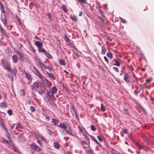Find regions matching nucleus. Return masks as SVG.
Here are the masks:
<instances>
[{
  "label": "nucleus",
  "instance_id": "69168bd1",
  "mask_svg": "<svg viewBox=\"0 0 154 154\" xmlns=\"http://www.w3.org/2000/svg\"><path fill=\"white\" fill-rule=\"evenodd\" d=\"M14 127V126H11V129H13V128Z\"/></svg>",
  "mask_w": 154,
  "mask_h": 154
},
{
  "label": "nucleus",
  "instance_id": "3c124183",
  "mask_svg": "<svg viewBox=\"0 0 154 154\" xmlns=\"http://www.w3.org/2000/svg\"><path fill=\"white\" fill-rule=\"evenodd\" d=\"M138 105L141 108V109L144 111V108L142 106H141V105L139 103H138Z\"/></svg>",
  "mask_w": 154,
  "mask_h": 154
},
{
  "label": "nucleus",
  "instance_id": "7ed1b4c3",
  "mask_svg": "<svg viewBox=\"0 0 154 154\" xmlns=\"http://www.w3.org/2000/svg\"><path fill=\"white\" fill-rule=\"evenodd\" d=\"M2 65L4 67L5 69L8 71H10L11 70V66L8 63H5L4 61H3V60H2Z\"/></svg>",
  "mask_w": 154,
  "mask_h": 154
},
{
  "label": "nucleus",
  "instance_id": "9b49d317",
  "mask_svg": "<svg viewBox=\"0 0 154 154\" xmlns=\"http://www.w3.org/2000/svg\"><path fill=\"white\" fill-rule=\"evenodd\" d=\"M47 95L50 98H51L54 96V94L50 90L47 91Z\"/></svg>",
  "mask_w": 154,
  "mask_h": 154
},
{
  "label": "nucleus",
  "instance_id": "7c9ffc66",
  "mask_svg": "<svg viewBox=\"0 0 154 154\" xmlns=\"http://www.w3.org/2000/svg\"><path fill=\"white\" fill-rule=\"evenodd\" d=\"M45 55H46L49 58H52V57L51 56V55L49 54L48 53H46L45 54Z\"/></svg>",
  "mask_w": 154,
  "mask_h": 154
},
{
  "label": "nucleus",
  "instance_id": "0eeeda50",
  "mask_svg": "<svg viewBox=\"0 0 154 154\" xmlns=\"http://www.w3.org/2000/svg\"><path fill=\"white\" fill-rule=\"evenodd\" d=\"M18 59L17 56L16 55H14L12 57L13 62L15 63L17 62Z\"/></svg>",
  "mask_w": 154,
  "mask_h": 154
},
{
  "label": "nucleus",
  "instance_id": "39448f33",
  "mask_svg": "<svg viewBox=\"0 0 154 154\" xmlns=\"http://www.w3.org/2000/svg\"><path fill=\"white\" fill-rule=\"evenodd\" d=\"M31 147L34 150H35L37 151H39L41 150L40 148L35 144L31 145Z\"/></svg>",
  "mask_w": 154,
  "mask_h": 154
},
{
  "label": "nucleus",
  "instance_id": "e433bc0d",
  "mask_svg": "<svg viewBox=\"0 0 154 154\" xmlns=\"http://www.w3.org/2000/svg\"><path fill=\"white\" fill-rule=\"evenodd\" d=\"M79 2H82V3H86V0H78Z\"/></svg>",
  "mask_w": 154,
  "mask_h": 154
},
{
  "label": "nucleus",
  "instance_id": "13d9d810",
  "mask_svg": "<svg viewBox=\"0 0 154 154\" xmlns=\"http://www.w3.org/2000/svg\"><path fill=\"white\" fill-rule=\"evenodd\" d=\"M48 133L49 134H50V135H51L52 134H51V131L50 130H49V129H48Z\"/></svg>",
  "mask_w": 154,
  "mask_h": 154
},
{
  "label": "nucleus",
  "instance_id": "f257e3e1",
  "mask_svg": "<svg viewBox=\"0 0 154 154\" xmlns=\"http://www.w3.org/2000/svg\"><path fill=\"white\" fill-rule=\"evenodd\" d=\"M33 72L37 76H38L39 79L42 82V83L45 82L47 81V80L40 73V72L39 70L36 68L35 67H33Z\"/></svg>",
  "mask_w": 154,
  "mask_h": 154
},
{
  "label": "nucleus",
  "instance_id": "09e8293b",
  "mask_svg": "<svg viewBox=\"0 0 154 154\" xmlns=\"http://www.w3.org/2000/svg\"><path fill=\"white\" fill-rule=\"evenodd\" d=\"M46 119H47L48 121L49 120L50 118L49 116H45Z\"/></svg>",
  "mask_w": 154,
  "mask_h": 154
},
{
  "label": "nucleus",
  "instance_id": "603ef678",
  "mask_svg": "<svg viewBox=\"0 0 154 154\" xmlns=\"http://www.w3.org/2000/svg\"><path fill=\"white\" fill-rule=\"evenodd\" d=\"M83 135L85 136V138H86V140H89V138L87 137L86 134H84Z\"/></svg>",
  "mask_w": 154,
  "mask_h": 154
},
{
  "label": "nucleus",
  "instance_id": "58836bf2",
  "mask_svg": "<svg viewBox=\"0 0 154 154\" xmlns=\"http://www.w3.org/2000/svg\"><path fill=\"white\" fill-rule=\"evenodd\" d=\"M30 110L32 112H34L35 111V109L34 107H33L32 106H30Z\"/></svg>",
  "mask_w": 154,
  "mask_h": 154
},
{
  "label": "nucleus",
  "instance_id": "20e7f679",
  "mask_svg": "<svg viewBox=\"0 0 154 154\" xmlns=\"http://www.w3.org/2000/svg\"><path fill=\"white\" fill-rule=\"evenodd\" d=\"M40 86L39 81L35 82H34L32 86V89L35 90V89L38 88Z\"/></svg>",
  "mask_w": 154,
  "mask_h": 154
},
{
  "label": "nucleus",
  "instance_id": "a211bd4d",
  "mask_svg": "<svg viewBox=\"0 0 154 154\" xmlns=\"http://www.w3.org/2000/svg\"><path fill=\"white\" fill-rule=\"evenodd\" d=\"M47 74L49 76L52 78L54 80L55 79V76L52 73L47 72Z\"/></svg>",
  "mask_w": 154,
  "mask_h": 154
},
{
  "label": "nucleus",
  "instance_id": "9d476101",
  "mask_svg": "<svg viewBox=\"0 0 154 154\" xmlns=\"http://www.w3.org/2000/svg\"><path fill=\"white\" fill-rule=\"evenodd\" d=\"M39 140H41V141H43L44 142H46V140L43 137H40L39 138V140H37V142L38 144H40L41 146V144L40 143V141Z\"/></svg>",
  "mask_w": 154,
  "mask_h": 154
},
{
  "label": "nucleus",
  "instance_id": "c9c22d12",
  "mask_svg": "<svg viewBox=\"0 0 154 154\" xmlns=\"http://www.w3.org/2000/svg\"><path fill=\"white\" fill-rule=\"evenodd\" d=\"M91 129L93 131H94L95 130V128L94 126L93 125H91Z\"/></svg>",
  "mask_w": 154,
  "mask_h": 154
},
{
  "label": "nucleus",
  "instance_id": "1a4fd4ad",
  "mask_svg": "<svg viewBox=\"0 0 154 154\" xmlns=\"http://www.w3.org/2000/svg\"><path fill=\"white\" fill-rule=\"evenodd\" d=\"M0 126H1L2 128L4 129L5 131H6V127L5 126L4 122L2 119H0Z\"/></svg>",
  "mask_w": 154,
  "mask_h": 154
},
{
  "label": "nucleus",
  "instance_id": "423d86ee",
  "mask_svg": "<svg viewBox=\"0 0 154 154\" xmlns=\"http://www.w3.org/2000/svg\"><path fill=\"white\" fill-rule=\"evenodd\" d=\"M124 80L125 81L127 82H130V80L129 79V76L128 74L127 73H125L124 75Z\"/></svg>",
  "mask_w": 154,
  "mask_h": 154
},
{
  "label": "nucleus",
  "instance_id": "6e6552de",
  "mask_svg": "<svg viewBox=\"0 0 154 154\" xmlns=\"http://www.w3.org/2000/svg\"><path fill=\"white\" fill-rule=\"evenodd\" d=\"M35 44L38 47V48L41 47L42 45V42L37 41L35 42Z\"/></svg>",
  "mask_w": 154,
  "mask_h": 154
},
{
  "label": "nucleus",
  "instance_id": "774afa93",
  "mask_svg": "<svg viewBox=\"0 0 154 154\" xmlns=\"http://www.w3.org/2000/svg\"><path fill=\"white\" fill-rule=\"evenodd\" d=\"M98 44L99 45H100V46L101 45V43H99H99H98Z\"/></svg>",
  "mask_w": 154,
  "mask_h": 154
},
{
  "label": "nucleus",
  "instance_id": "4be33fe9",
  "mask_svg": "<svg viewBox=\"0 0 154 154\" xmlns=\"http://www.w3.org/2000/svg\"><path fill=\"white\" fill-rule=\"evenodd\" d=\"M7 106L5 102H2L0 103V107L1 108L6 107Z\"/></svg>",
  "mask_w": 154,
  "mask_h": 154
},
{
  "label": "nucleus",
  "instance_id": "f8f14e48",
  "mask_svg": "<svg viewBox=\"0 0 154 154\" xmlns=\"http://www.w3.org/2000/svg\"><path fill=\"white\" fill-rule=\"evenodd\" d=\"M18 54L20 60H22L23 59V54L21 52H20L19 51H17L16 52Z\"/></svg>",
  "mask_w": 154,
  "mask_h": 154
},
{
  "label": "nucleus",
  "instance_id": "37998d69",
  "mask_svg": "<svg viewBox=\"0 0 154 154\" xmlns=\"http://www.w3.org/2000/svg\"><path fill=\"white\" fill-rule=\"evenodd\" d=\"M97 138H98V140L100 141H102V139L101 137L100 136H97Z\"/></svg>",
  "mask_w": 154,
  "mask_h": 154
},
{
  "label": "nucleus",
  "instance_id": "393cba45",
  "mask_svg": "<svg viewBox=\"0 0 154 154\" xmlns=\"http://www.w3.org/2000/svg\"><path fill=\"white\" fill-rule=\"evenodd\" d=\"M26 77L28 79L30 80L31 79V77L29 73L26 72L25 73Z\"/></svg>",
  "mask_w": 154,
  "mask_h": 154
},
{
  "label": "nucleus",
  "instance_id": "bf43d9fd",
  "mask_svg": "<svg viewBox=\"0 0 154 154\" xmlns=\"http://www.w3.org/2000/svg\"><path fill=\"white\" fill-rule=\"evenodd\" d=\"M82 12H79V16H81L82 15Z\"/></svg>",
  "mask_w": 154,
  "mask_h": 154
},
{
  "label": "nucleus",
  "instance_id": "a18cd8bd",
  "mask_svg": "<svg viewBox=\"0 0 154 154\" xmlns=\"http://www.w3.org/2000/svg\"><path fill=\"white\" fill-rule=\"evenodd\" d=\"M91 138L92 140H94V141H95V140H96V139L93 136H91Z\"/></svg>",
  "mask_w": 154,
  "mask_h": 154
},
{
  "label": "nucleus",
  "instance_id": "5701e85b",
  "mask_svg": "<svg viewBox=\"0 0 154 154\" xmlns=\"http://www.w3.org/2000/svg\"><path fill=\"white\" fill-rule=\"evenodd\" d=\"M52 122L54 123L55 125H56L58 123V120L56 119H53L52 120Z\"/></svg>",
  "mask_w": 154,
  "mask_h": 154
},
{
  "label": "nucleus",
  "instance_id": "c85d7f7f",
  "mask_svg": "<svg viewBox=\"0 0 154 154\" xmlns=\"http://www.w3.org/2000/svg\"><path fill=\"white\" fill-rule=\"evenodd\" d=\"M62 8L63 10L64 11V12L65 13H66L67 12V11L66 9V7L65 5H63L62 6Z\"/></svg>",
  "mask_w": 154,
  "mask_h": 154
},
{
  "label": "nucleus",
  "instance_id": "49530a36",
  "mask_svg": "<svg viewBox=\"0 0 154 154\" xmlns=\"http://www.w3.org/2000/svg\"><path fill=\"white\" fill-rule=\"evenodd\" d=\"M20 92H21V95H23V94H24L25 92H24V91H23V90H21Z\"/></svg>",
  "mask_w": 154,
  "mask_h": 154
},
{
  "label": "nucleus",
  "instance_id": "338daca9",
  "mask_svg": "<svg viewBox=\"0 0 154 154\" xmlns=\"http://www.w3.org/2000/svg\"><path fill=\"white\" fill-rule=\"evenodd\" d=\"M35 38L37 39H39V38L38 37H35Z\"/></svg>",
  "mask_w": 154,
  "mask_h": 154
},
{
  "label": "nucleus",
  "instance_id": "473e14b6",
  "mask_svg": "<svg viewBox=\"0 0 154 154\" xmlns=\"http://www.w3.org/2000/svg\"><path fill=\"white\" fill-rule=\"evenodd\" d=\"M2 140L3 141V142L5 143H8V144H9V143H8V140H6L5 138H2Z\"/></svg>",
  "mask_w": 154,
  "mask_h": 154
},
{
  "label": "nucleus",
  "instance_id": "8fccbe9b",
  "mask_svg": "<svg viewBox=\"0 0 154 154\" xmlns=\"http://www.w3.org/2000/svg\"><path fill=\"white\" fill-rule=\"evenodd\" d=\"M151 80V79H147L146 80V82H147L149 83L150 82Z\"/></svg>",
  "mask_w": 154,
  "mask_h": 154
},
{
  "label": "nucleus",
  "instance_id": "72a5a7b5",
  "mask_svg": "<svg viewBox=\"0 0 154 154\" xmlns=\"http://www.w3.org/2000/svg\"><path fill=\"white\" fill-rule=\"evenodd\" d=\"M44 69H48L50 71H51L52 70V69L50 67L48 66H45Z\"/></svg>",
  "mask_w": 154,
  "mask_h": 154
},
{
  "label": "nucleus",
  "instance_id": "c756f323",
  "mask_svg": "<svg viewBox=\"0 0 154 154\" xmlns=\"http://www.w3.org/2000/svg\"><path fill=\"white\" fill-rule=\"evenodd\" d=\"M0 30L1 32L3 34L5 35V31L4 30V29L2 28L1 27L0 28Z\"/></svg>",
  "mask_w": 154,
  "mask_h": 154
},
{
  "label": "nucleus",
  "instance_id": "2eb2a0df",
  "mask_svg": "<svg viewBox=\"0 0 154 154\" xmlns=\"http://www.w3.org/2000/svg\"><path fill=\"white\" fill-rule=\"evenodd\" d=\"M60 128L65 129L67 127L66 125L63 123H60L59 125Z\"/></svg>",
  "mask_w": 154,
  "mask_h": 154
},
{
  "label": "nucleus",
  "instance_id": "f3484780",
  "mask_svg": "<svg viewBox=\"0 0 154 154\" xmlns=\"http://www.w3.org/2000/svg\"><path fill=\"white\" fill-rule=\"evenodd\" d=\"M70 18L72 21H77L76 17L75 16H72V15H70Z\"/></svg>",
  "mask_w": 154,
  "mask_h": 154
},
{
  "label": "nucleus",
  "instance_id": "de8ad7c7",
  "mask_svg": "<svg viewBox=\"0 0 154 154\" xmlns=\"http://www.w3.org/2000/svg\"><path fill=\"white\" fill-rule=\"evenodd\" d=\"M72 107L73 109V111L75 113V114L77 113V111L75 109V108L73 106H72Z\"/></svg>",
  "mask_w": 154,
  "mask_h": 154
},
{
  "label": "nucleus",
  "instance_id": "6ab92c4d",
  "mask_svg": "<svg viewBox=\"0 0 154 154\" xmlns=\"http://www.w3.org/2000/svg\"><path fill=\"white\" fill-rule=\"evenodd\" d=\"M114 60L115 61V63L114 65L119 66H120V62L119 61V60L117 59H114Z\"/></svg>",
  "mask_w": 154,
  "mask_h": 154
},
{
  "label": "nucleus",
  "instance_id": "4c0bfd02",
  "mask_svg": "<svg viewBox=\"0 0 154 154\" xmlns=\"http://www.w3.org/2000/svg\"><path fill=\"white\" fill-rule=\"evenodd\" d=\"M8 113L10 115H11L12 114V111L11 109H9L7 111Z\"/></svg>",
  "mask_w": 154,
  "mask_h": 154
},
{
  "label": "nucleus",
  "instance_id": "a878e982",
  "mask_svg": "<svg viewBox=\"0 0 154 154\" xmlns=\"http://www.w3.org/2000/svg\"><path fill=\"white\" fill-rule=\"evenodd\" d=\"M107 56L109 58L112 59V54L110 52H108L106 54Z\"/></svg>",
  "mask_w": 154,
  "mask_h": 154
},
{
  "label": "nucleus",
  "instance_id": "6e6d98bb",
  "mask_svg": "<svg viewBox=\"0 0 154 154\" xmlns=\"http://www.w3.org/2000/svg\"><path fill=\"white\" fill-rule=\"evenodd\" d=\"M95 142L99 146H100V143L97 141V140H95Z\"/></svg>",
  "mask_w": 154,
  "mask_h": 154
},
{
  "label": "nucleus",
  "instance_id": "2f4dec72",
  "mask_svg": "<svg viewBox=\"0 0 154 154\" xmlns=\"http://www.w3.org/2000/svg\"><path fill=\"white\" fill-rule=\"evenodd\" d=\"M135 145H136V146L138 147L139 149H141V148H142V147L141 145H140L139 143H136V142Z\"/></svg>",
  "mask_w": 154,
  "mask_h": 154
},
{
  "label": "nucleus",
  "instance_id": "f704fd0d",
  "mask_svg": "<svg viewBox=\"0 0 154 154\" xmlns=\"http://www.w3.org/2000/svg\"><path fill=\"white\" fill-rule=\"evenodd\" d=\"M120 19L121 20L122 22L123 23H126V21L123 18H122L121 17H119Z\"/></svg>",
  "mask_w": 154,
  "mask_h": 154
},
{
  "label": "nucleus",
  "instance_id": "ddd939ff",
  "mask_svg": "<svg viewBox=\"0 0 154 154\" xmlns=\"http://www.w3.org/2000/svg\"><path fill=\"white\" fill-rule=\"evenodd\" d=\"M52 93L54 94L56 93L57 91V88L56 87L54 86L52 88L51 90H50Z\"/></svg>",
  "mask_w": 154,
  "mask_h": 154
},
{
  "label": "nucleus",
  "instance_id": "412c9836",
  "mask_svg": "<svg viewBox=\"0 0 154 154\" xmlns=\"http://www.w3.org/2000/svg\"><path fill=\"white\" fill-rule=\"evenodd\" d=\"M60 64V65H64L65 64V63L64 60L62 59H59V60Z\"/></svg>",
  "mask_w": 154,
  "mask_h": 154
},
{
  "label": "nucleus",
  "instance_id": "e2e57ef3",
  "mask_svg": "<svg viewBox=\"0 0 154 154\" xmlns=\"http://www.w3.org/2000/svg\"><path fill=\"white\" fill-rule=\"evenodd\" d=\"M27 103H28V104H30V103H31V102H30V101H29V100H28V101H27Z\"/></svg>",
  "mask_w": 154,
  "mask_h": 154
},
{
  "label": "nucleus",
  "instance_id": "680f3d73",
  "mask_svg": "<svg viewBox=\"0 0 154 154\" xmlns=\"http://www.w3.org/2000/svg\"><path fill=\"white\" fill-rule=\"evenodd\" d=\"M75 116H76V117L77 118H78L79 117V115L77 114V113H75Z\"/></svg>",
  "mask_w": 154,
  "mask_h": 154
},
{
  "label": "nucleus",
  "instance_id": "f03ea898",
  "mask_svg": "<svg viewBox=\"0 0 154 154\" xmlns=\"http://www.w3.org/2000/svg\"><path fill=\"white\" fill-rule=\"evenodd\" d=\"M36 65L39 68H40L42 70H43V69L46 66L44 63H42L39 60L37 61Z\"/></svg>",
  "mask_w": 154,
  "mask_h": 154
},
{
  "label": "nucleus",
  "instance_id": "0e129e2a",
  "mask_svg": "<svg viewBox=\"0 0 154 154\" xmlns=\"http://www.w3.org/2000/svg\"><path fill=\"white\" fill-rule=\"evenodd\" d=\"M67 154H72V153L68 151L67 152Z\"/></svg>",
  "mask_w": 154,
  "mask_h": 154
},
{
  "label": "nucleus",
  "instance_id": "ea45409f",
  "mask_svg": "<svg viewBox=\"0 0 154 154\" xmlns=\"http://www.w3.org/2000/svg\"><path fill=\"white\" fill-rule=\"evenodd\" d=\"M104 58L105 60L107 62V63L108 64L109 63V60L108 59V58L105 56L104 57Z\"/></svg>",
  "mask_w": 154,
  "mask_h": 154
},
{
  "label": "nucleus",
  "instance_id": "b1692460",
  "mask_svg": "<svg viewBox=\"0 0 154 154\" xmlns=\"http://www.w3.org/2000/svg\"><path fill=\"white\" fill-rule=\"evenodd\" d=\"M54 146L55 148L57 149H59L60 147L59 145L57 143L54 142Z\"/></svg>",
  "mask_w": 154,
  "mask_h": 154
},
{
  "label": "nucleus",
  "instance_id": "c03bdc74",
  "mask_svg": "<svg viewBox=\"0 0 154 154\" xmlns=\"http://www.w3.org/2000/svg\"><path fill=\"white\" fill-rule=\"evenodd\" d=\"M13 149L14 151L17 152H18V150L16 148L13 147Z\"/></svg>",
  "mask_w": 154,
  "mask_h": 154
},
{
  "label": "nucleus",
  "instance_id": "79ce46f5",
  "mask_svg": "<svg viewBox=\"0 0 154 154\" xmlns=\"http://www.w3.org/2000/svg\"><path fill=\"white\" fill-rule=\"evenodd\" d=\"M2 21L5 25L6 24V21L5 19L2 20Z\"/></svg>",
  "mask_w": 154,
  "mask_h": 154
},
{
  "label": "nucleus",
  "instance_id": "052dcab7",
  "mask_svg": "<svg viewBox=\"0 0 154 154\" xmlns=\"http://www.w3.org/2000/svg\"><path fill=\"white\" fill-rule=\"evenodd\" d=\"M124 132L125 133H127L128 132V131L126 129H125L124 130Z\"/></svg>",
  "mask_w": 154,
  "mask_h": 154
},
{
  "label": "nucleus",
  "instance_id": "cd10ccee",
  "mask_svg": "<svg viewBox=\"0 0 154 154\" xmlns=\"http://www.w3.org/2000/svg\"><path fill=\"white\" fill-rule=\"evenodd\" d=\"M0 9L1 11L3 13H4L5 12L4 9L3 7V5H2L1 4V2L0 3Z\"/></svg>",
  "mask_w": 154,
  "mask_h": 154
},
{
  "label": "nucleus",
  "instance_id": "5fc2aeb1",
  "mask_svg": "<svg viewBox=\"0 0 154 154\" xmlns=\"http://www.w3.org/2000/svg\"><path fill=\"white\" fill-rule=\"evenodd\" d=\"M95 142L99 146H100V143L97 141V140H95Z\"/></svg>",
  "mask_w": 154,
  "mask_h": 154
},
{
  "label": "nucleus",
  "instance_id": "aec40b11",
  "mask_svg": "<svg viewBox=\"0 0 154 154\" xmlns=\"http://www.w3.org/2000/svg\"><path fill=\"white\" fill-rule=\"evenodd\" d=\"M106 49L105 47L103 46L102 47L101 54H104L106 53Z\"/></svg>",
  "mask_w": 154,
  "mask_h": 154
},
{
  "label": "nucleus",
  "instance_id": "4d7b16f0",
  "mask_svg": "<svg viewBox=\"0 0 154 154\" xmlns=\"http://www.w3.org/2000/svg\"><path fill=\"white\" fill-rule=\"evenodd\" d=\"M125 110V112L126 113V114H128V110L127 109H124Z\"/></svg>",
  "mask_w": 154,
  "mask_h": 154
},
{
  "label": "nucleus",
  "instance_id": "4468645a",
  "mask_svg": "<svg viewBox=\"0 0 154 154\" xmlns=\"http://www.w3.org/2000/svg\"><path fill=\"white\" fill-rule=\"evenodd\" d=\"M69 130H65V131L67 134H68L71 135H73V134L72 133V131L71 128L70 127L69 128Z\"/></svg>",
  "mask_w": 154,
  "mask_h": 154
},
{
  "label": "nucleus",
  "instance_id": "dca6fc26",
  "mask_svg": "<svg viewBox=\"0 0 154 154\" xmlns=\"http://www.w3.org/2000/svg\"><path fill=\"white\" fill-rule=\"evenodd\" d=\"M38 50L39 52H42L43 53H46V51L43 48H42L41 47L38 48Z\"/></svg>",
  "mask_w": 154,
  "mask_h": 154
},
{
  "label": "nucleus",
  "instance_id": "a19ab883",
  "mask_svg": "<svg viewBox=\"0 0 154 154\" xmlns=\"http://www.w3.org/2000/svg\"><path fill=\"white\" fill-rule=\"evenodd\" d=\"M113 69L115 71H116V72H119V69L117 67H113Z\"/></svg>",
  "mask_w": 154,
  "mask_h": 154
},
{
  "label": "nucleus",
  "instance_id": "864d4df0",
  "mask_svg": "<svg viewBox=\"0 0 154 154\" xmlns=\"http://www.w3.org/2000/svg\"><path fill=\"white\" fill-rule=\"evenodd\" d=\"M48 17L49 19L50 20H51V15L49 14H48Z\"/></svg>",
  "mask_w": 154,
  "mask_h": 154
},
{
  "label": "nucleus",
  "instance_id": "bb28decb",
  "mask_svg": "<svg viewBox=\"0 0 154 154\" xmlns=\"http://www.w3.org/2000/svg\"><path fill=\"white\" fill-rule=\"evenodd\" d=\"M100 109L102 111H104L105 110V108L102 103L101 104Z\"/></svg>",
  "mask_w": 154,
  "mask_h": 154
}]
</instances>
